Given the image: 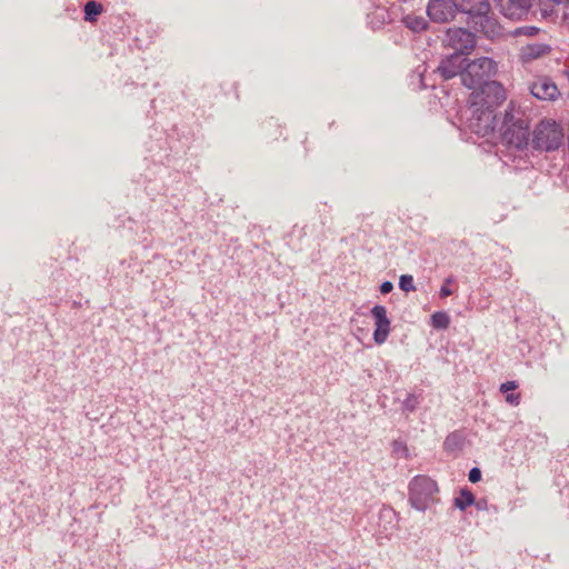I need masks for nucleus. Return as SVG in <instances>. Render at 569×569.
I'll use <instances>...</instances> for the list:
<instances>
[{"mask_svg":"<svg viewBox=\"0 0 569 569\" xmlns=\"http://www.w3.org/2000/svg\"><path fill=\"white\" fill-rule=\"evenodd\" d=\"M401 22L406 26V28L416 33L426 31L429 27V20H427L423 16L416 13L405 14L401 19Z\"/></svg>","mask_w":569,"mask_h":569,"instance_id":"2eb2a0df","label":"nucleus"},{"mask_svg":"<svg viewBox=\"0 0 569 569\" xmlns=\"http://www.w3.org/2000/svg\"><path fill=\"white\" fill-rule=\"evenodd\" d=\"M563 143V130L552 120H541L532 131L530 146L539 152H551Z\"/></svg>","mask_w":569,"mask_h":569,"instance_id":"39448f33","label":"nucleus"},{"mask_svg":"<svg viewBox=\"0 0 569 569\" xmlns=\"http://www.w3.org/2000/svg\"><path fill=\"white\" fill-rule=\"evenodd\" d=\"M426 12L430 21L448 23L455 19L458 12L456 0H429Z\"/></svg>","mask_w":569,"mask_h":569,"instance_id":"0eeeda50","label":"nucleus"},{"mask_svg":"<svg viewBox=\"0 0 569 569\" xmlns=\"http://www.w3.org/2000/svg\"><path fill=\"white\" fill-rule=\"evenodd\" d=\"M539 32V29L535 26H523L519 27L515 30V36H527V37H533Z\"/></svg>","mask_w":569,"mask_h":569,"instance_id":"4be33fe9","label":"nucleus"},{"mask_svg":"<svg viewBox=\"0 0 569 569\" xmlns=\"http://www.w3.org/2000/svg\"><path fill=\"white\" fill-rule=\"evenodd\" d=\"M465 440L466 438L461 431L450 432L443 441V449L447 452L459 451L463 448Z\"/></svg>","mask_w":569,"mask_h":569,"instance_id":"dca6fc26","label":"nucleus"},{"mask_svg":"<svg viewBox=\"0 0 569 569\" xmlns=\"http://www.w3.org/2000/svg\"><path fill=\"white\" fill-rule=\"evenodd\" d=\"M392 289H393V284H392V282H390V281H385V282H382V283L380 284V292H381L382 295H387V293L391 292V291H392Z\"/></svg>","mask_w":569,"mask_h":569,"instance_id":"bb28decb","label":"nucleus"},{"mask_svg":"<svg viewBox=\"0 0 569 569\" xmlns=\"http://www.w3.org/2000/svg\"><path fill=\"white\" fill-rule=\"evenodd\" d=\"M465 57H461L459 53H452L445 59H442L435 70V73L439 74V77L446 81L450 80L456 76L461 77V72H463V68L466 64Z\"/></svg>","mask_w":569,"mask_h":569,"instance_id":"9d476101","label":"nucleus"},{"mask_svg":"<svg viewBox=\"0 0 569 569\" xmlns=\"http://www.w3.org/2000/svg\"><path fill=\"white\" fill-rule=\"evenodd\" d=\"M498 72L497 62L489 57L466 59L461 82L465 87L472 89L471 96L487 97L496 100H506L507 94L503 86L492 78Z\"/></svg>","mask_w":569,"mask_h":569,"instance_id":"f257e3e1","label":"nucleus"},{"mask_svg":"<svg viewBox=\"0 0 569 569\" xmlns=\"http://www.w3.org/2000/svg\"><path fill=\"white\" fill-rule=\"evenodd\" d=\"M102 10L103 8L101 3L97 1H88L84 4V20L89 22L96 21Z\"/></svg>","mask_w":569,"mask_h":569,"instance_id":"a211bd4d","label":"nucleus"},{"mask_svg":"<svg viewBox=\"0 0 569 569\" xmlns=\"http://www.w3.org/2000/svg\"><path fill=\"white\" fill-rule=\"evenodd\" d=\"M399 288L405 292L415 291L416 287L413 283V278L410 274H402L399 279Z\"/></svg>","mask_w":569,"mask_h":569,"instance_id":"412c9836","label":"nucleus"},{"mask_svg":"<svg viewBox=\"0 0 569 569\" xmlns=\"http://www.w3.org/2000/svg\"><path fill=\"white\" fill-rule=\"evenodd\" d=\"M506 401L512 406L519 405L520 395L519 393H508L506 396Z\"/></svg>","mask_w":569,"mask_h":569,"instance_id":"a878e982","label":"nucleus"},{"mask_svg":"<svg viewBox=\"0 0 569 569\" xmlns=\"http://www.w3.org/2000/svg\"><path fill=\"white\" fill-rule=\"evenodd\" d=\"M535 0H500V12L513 20L526 17L532 7Z\"/></svg>","mask_w":569,"mask_h":569,"instance_id":"9b49d317","label":"nucleus"},{"mask_svg":"<svg viewBox=\"0 0 569 569\" xmlns=\"http://www.w3.org/2000/svg\"><path fill=\"white\" fill-rule=\"evenodd\" d=\"M392 449H393L395 452H403V453H406L408 451L407 446L402 441H400V440H395L392 442Z\"/></svg>","mask_w":569,"mask_h":569,"instance_id":"393cba45","label":"nucleus"},{"mask_svg":"<svg viewBox=\"0 0 569 569\" xmlns=\"http://www.w3.org/2000/svg\"><path fill=\"white\" fill-rule=\"evenodd\" d=\"M475 495L467 488L460 490V495L455 498L453 503L459 510L465 511L475 503Z\"/></svg>","mask_w":569,"mask_h":569,"instance_id":"f3484780","label":"nucleus"},{"mask_svg":"<svg viewBox=\"0 0 569 569\" xmlns=\"http://www.w3.org/2000/svg\"><path fill=\"white\" fill-rule=\"evenodd\" d=\"M446 41L455 50V53H459L461 57L473 49L476 44L473 32L463 28L448 29Z\"/></svg>","mask_w":569,"mask_h":569,"instance_id":"6e6552de","label":"nucleus"},{"mask_svg":"<svg viewBox=\"0 0 569 569\" xmlns=\"http://www.w3.org/2000/svg\"><path fill=\"white\" fill-rule=\"evenodd\" d=\"M458 12L467 16V24L489 39L502 34L501 27L491 12L488 0H456Z\"/></svg>","mask_w":569,"mask_h":569,"instance_id":"f03ea898","label":"nucleus"},{"mask_svg":"<svg viewBox=\"0 0 569 569\" xmlns=\"http://www.w3.org/2000/svg\"><path fill=\"white\" fill-rule=\"evenodd\" d=\"M469 102L467 126L470 131L481 137L495 132L500 126L496 110L505 100L470 96Z\"/></svg>","mask_w":569,"mask_h":569,"instance_id":"7ed1b4c3","label":"nucleus"},{"mask_svg":"<svg viewBox=\"0 0 569 569\" xmlns=\"http://www.w3.org/2000/svg\"><path fill=\"white\" fill-rule=\"evenodd\" d=\"M370 313L375 319L373 340L377 345H382L386 342L391 330V322L387 316V309L385 306L376 305L371 308Z\"/></svg>","mask_w":569,"mask_h":569,"instance_id":"1a4fd4ad","label":"nucleus"},{"mask_svg":"<svg viewBox=\"0 0 569 569\" xmlns=\"http://www.w3.org/2000/svg\"><path fill=\"white\" fill-rule=\"evenodd\" d=\"M517 388V383L515 381H507L500 386V391L508 392L509 390H513Z\"/></svg>","mask_w":569,"mask_h":569,"instance_id":"cd10ccee","label":"nucleus"},{"mask_svg":"<svg viewBox=\"0 0 569 569\" xmlns=\"http://www.w3.org/2000/svg\"><path fill=\"white\" fill-rule=\"evenodd\" d=\"M390 21V13L386 7H377L367 14V23L372 30L380 29Z\"/></svg>","mask_w":569,"mask_h":569,"instance_id":"4468645a","label":"nucleus"},{"mask_svg":"<svg viewBox=\"0 0 569 569\" xmlns=\"http://www.w3.org/2000/svg\"><path fill=\"white\" fill-rule=\"evenodd\" d=\"M529 89L530 93L539 100L551 101L559 96L556 83L546 77L532 82Z\"/></svg>","mask_w":569,"mask_h":569,"instance_id":"f8f14e48","label":"nucleus"},{"mask_svg":"<svg viewBox=\"0 0 569 569\" xmlns=\"http://www.w3.org/2000/svg\"><path fill=\"white\" fill-rule=\"evenodd\" d=\"M409 502L419 510H427L436 501L437 482L428 476L418 475L409 482Z\"/></svg>","mask_w":569,"mask_h":569,"instance_id":"423d86ee","label":"nucleus"},{"mask_svg":"<svg viewBox=\"0 0 569 569\" xmlns=\"http://www.w3.org/2000/svg\"><path fill=\"white\" fill-rule=\"evenodd\" d=\"M473 505L476 506V508L478 510H487V508H488V501L485 498H481V499H478V500L475 499V503Z\"/></svg>","mask_w":569,"mask_h":569,"instance_id":"c85d7f7f","label":"nucleus"},{"mask_svg":"<svg viewBox=\"0 0 569 569\" xmlns=\"http://www.w3.org/2000/svg\"><path fill=\"white\" fill-rule=\"evenodd\" d=\"M421 395L408 393L407 398L402 401L401 409L406 413H412L416 411L421 402Z\"/></svg>","mask_w":569,"mask_h":569,"instance_id":"aec40b11","label":"nucleus"},{"mask_svg":"<svg viewBox=\"0 0 569 569\" xmlns=\"http://www.w3.org/2000/svg\"><path fill=\"white\" fill-rule=\"evenodd\" d=\"M501 140L509 150L522 151L529 143V123L523 114L513 112L512 109L506 110L500 122Z\"/></svg>","mask_w":569,"mask_h":569,"instance_id":"20e7f679","label":"nucleus"},{"mask_svg":"<svg viewBox=\"0 0 569 569\" xmlns=\"http://www.w3.org/2000/svg\"><path fill=\"white\" fill-rule=\"evenodd\" d=\"M469 481L476 483L481 480V470L477 467L470 469L468 473Z\"/></svg>","mask_w":569,"mask_h":569,"instance_id":"b1692460","label":"nucleus"},{"mask_svg":"<svg viewBox=\"0 0 569 569\" xmlns=\"http://www.w3.org/2000/svg\"><path fill=\"white\" fill-rule=\"evenodd\" d=\"M455 281L453 277H448L443 284L440 288L439 296L440 298H447L452 295V290L449 288V284Z\"/></svg>","mask_w":569,"mask_h":569,"instance_id":"5701e85b","label":"nucleus"},{"mask_svg":"<svg viewBox=\"0 0 569 569\" xmlns=\"http://www.w3.org/2000/svg\"><path fill=\"white\" fill-rule=\"evenodd\" d=\"M551 47L547 43H528L521 48L522 61L528 62L550 53Z\"/></svg>","mask_w":569,"mask_h":569,"instance_id":"ddd939ff","label":"nucleus"},{"mask_svg":"<svg viewBox=\"0 0 569 569\" xmlns=\"http://www.w3.org/2000/svg\"><path fill=\"white\" fill-rule=\"evenodd\" d=\"M450 325V317L445 311H436L431 315V326L435 329L443 330Z\"/></svg>","mask_w":569,"mask_h":569,"instance_id":"6ab92c4d","label":"nucleus"}]
</instances>
